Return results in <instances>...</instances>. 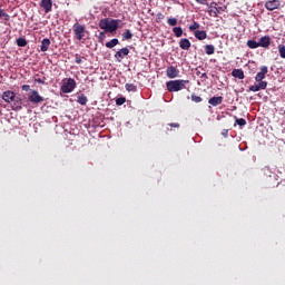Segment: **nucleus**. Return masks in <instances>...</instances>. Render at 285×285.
Returning a JSON list of instances; mask_svg holds the SVG:
<instances>
[{
    "instance_id": "nucleus-8",
    "label": "nucleus",
    "mask_w": 285,
    "mask_h": 285,
    "mask_svg": "<svg viewBox=\"0 0 285 285\" xmlns=\"http://www.w3.org/2000/svg\"><path fill=\"white\" fill-rule=\"evenodd\" d=\"M129 55V49L128 48H121L119 51L116 52L115 58L117 61L121 62L125 57Z\"/></svg>"
},
{
    "instance_id": "nucleus-31",
    "label": "nucleus",
    "mask_w": 285,
    "mask_h": 285,
    "mask_svg": "<svg viewBox=\"0 0 285 285\" xmlns=\"http://www.w3.org/2000/svg\"><path fill=\"white\" fill-rule=\"evenodd\" d=\"M167 22H168V26H171V27H175L178 24L177 18H168Z\"/></svg>"
},
{
    "instance_id": "nucleus-39",
    "label": "nucleus",
    "mask_w": 285,
    "mask_h": 285,
    "mask_svg": "<svg viewBox=\"0 0 285 285\" xmlns=\"http://www.w3.org/2000/svg\"><path fill=\"white\" fill-rule=\"evenodd\" d=\"M21 90L28 92V91H30V86L29 85H22Z\"/></svg>"
},
{
    "instance_id": "nucleus-29",
    "label": "nucleus",
    "mask_w": 285,
    "mask_h": 285,
    "mask_svg": "<svg viewBox=\"0 0 285 285\" xmlns=\"http://www.w3.org/2000/svg\"><path fill=\"white\" fill-rule=\"evenodd\" d=\"M0 18H4L6 21L10 20V16L0 6Z\"/></svg>"
},
{
    "instance_id": "nucleus-40",
    "label": "nucleus",
    "mask_w": 285,
    "mask_h": 285,
    "mask_svg": "<svg viewBox=\"0 0 285 285\" xmlns=\"http://www.w3.org/2000/svg\"><path fill=\"white\" fill-rule=\"evenodd\" d=\"M106 38L104 31H101L99 35H98V39H100V41H102L104 39Z\"/></svg>"
},
{
    "instance_id": "nucleus-20",
    "label": "nucleus",
    "mask_w": 285,
    "mask_h": 285,
    "mask_svg": "<svg viewBox=\"0 0 285 285\" xmlns=\"http://www.w3.org/2000/svg\"><path fill=\"white\" fill-rule=\"evenodd\" d=\"M77 102L80 106H87V102H88L87 96L85 94H81L80 96H78Z\"/></svg>"
},
{
    "instance_id": "nucleus-43",
    "label": "nucleus",
    "mask_w": 285,
    "mask_h": 285,
    "mask_svg": "<svg viewBox=\"0 0 285 285\" xmlns=\"http://www.w3.org/2000/svg\"><path fill=\"white\" fill-rule=\"evenodd\" d=\"M148 13L151 14V9L148 10Z\"/></svg>"
},
{
    "instance_id": "nucleus-32",
    "label": "nucleus",
    "mask_w": 285,
    "mask_h": 285,
    "mask_svg": "<svg viewBox=\"0 0 285 285\" xmlns=\"http://www.w3.org/2000/svg\"><path fill=\"white\" fill-rule=\"evenodd\" d=\"M278 51H279L281 58L285 59V46L284 45L278 46Z\"/></svg>"
},
{
    "instance_id": "nucleus-26",
    "label": "nucleus",
    "mask_w": 285,
    "mask_h": 285,
    "mask_svg": "<svg viewBox=\"0 0 285 285\" xmlns=\"http://www.w3.org/2000/svg\"><path fill=\"white\" fill-rule=\"evenodd\" d=\"M27 45H28V42H27V40H26L24 38H19V39H17V46H18L19 48H26Z\"/></svg>"
},
{
    "instance_id": "nucleus-12",
    "label": "nucleus",
    "mask_w": 285,
    "mask_h": 285,
    "mask_svg": "<svg viewBox=\"0 0 285 285\" xmlns=\"http://www.w3.org/2000/svg\"><path fill=\"white\" fill-rule=\"evenodd\" d=\"M12 102H13V104H12V109H13L14 111H20V110H22V105H23V102H22V99H21L20 97H16Z\"/></svg>"
},
{
    "instance_id": "nucleus-13",
    "label": "nucleus",
    "mask_w": 285,
    "mask_h": 285,
    "mask_svg": "<svg viewBox=\"0 0 285 285\" xmlns=\"http://www.w3.org/2000/svg\"><path fill=\"white\" fill-rule=\"evenodd\" d=\"M223 102H224L223 97H213L208 100V104L214 107L220 106V105H223Z\"/></svg>"
},
{
    "instance_id": "nucleus-16",
    "label": "nucleus",
    "mask_w": 285,
    "mask_h": 285,
    "mask_svg": "<svg viewBox=\"0 0 285 285\" xmlns=\"http://www.w3.org/2000/svg\"><path fill=\"white\" fill-rule=\"evenodd\" d=\"M232 76L236 79L243 80L245 78L243 69H234Z\"/></svg>"
},
{
    "instance_id": "nucleus-41",
    "label": "nucleus",
    "mask_w": 285,
    "mask_h": 285,
    "mask_svg": "<svg viewBox=\"0 0 285 285\" xmlns=\"http://www.w3.org/2000/svg\"><path fill=\"white\" fill-rule=\"evenodd\" d=\"M35 82L36 83H41V85L46 83V81H43V79H41V78L35 79Z\"/></svg>"
},
{
    "instance_id": "nucleus-38",
    "label": "nucleus",
    "mask_w": 285,
    "mask_h": 285,
    "mask_svg": "<svg viewBox=\"0 0 285 285\" xmlns=\"http://www.w3.org/2000/svg\"><path fill=\"white\" fill-rule=\"evenodd\" d=\"M165 19V16L163 14V13H157L156 14V20L157 21H161V20H164Z\"/></svg>"
},
{
    "instance_id": "nucleus-42",
    "label": "nucleus",
    "mask_w": 285,
    "mask_h": 285,
    "mask_svg": "<svg viewBox=\"0 0 285 285\" xmlns=\"http://www.w3.org/2000/svg\"><path fill=\"white\" fill-rule=\"evenodd\" d=\"M200 78H207V75H206V73H203V76H200Z\"/></svg>"
},
{
    "instance_id": "nucleus-23",
    "label": "nucleus",
    "mask_w": 285,
    "mask_h": 285,
    "mask_svg": "<svg viewBox=\"0 0 285 285\" xmlns=\"http://www.w3.org/2000/svg\"><path fill=\"white\" fill-rule=\"evenodd\" d=\"M246 45H247V47H248L249 49L261 48V47H259V42H256L255 40H248V41L246 42Z\"/></svg>"
},
{
    "instance_id": "nucleus-7",
    "label": "nucleus",
    "mask_w": 285,
    "mask_h": 285,
    "mask_svg": "<svg viewBox=\"0 0 285 285\" xmlns=\"http://www.w3.org/2000/svg\"><path fill=\"white\" fill-rule=\"evenodd\" d=\"M17 98L14 91L12 90H6L2 94V100L7 104H12V101Z\"/></svg>"
},
{
    "instance_id": "nucleus-34",
    "label": "nucleus",
    "mask_w": 285,
    "mask_h": 285,
    "mask_svg": "<svg viewBox=\"0 0 285 285\" xmlns=\"http://www.w3.org/2000/svg\"><path fill=\"white\" fill-rule=\"evenodd\" d=\"M235 122L240 127L246 126V120L243 118L238 119L237 117H235Z\"/></svg>"
},
{
    "instance_id": "nucleus-10",
    "label": "nucleus",
    "mask_w": 285,
    "mask_h": 285,
    "mask_svg": "<svg viewBox=\"0 0 285 285\" xmlns=\"http://www.w3.org/2000/svg\"><path fill=\"white\" fill-rule=\"evenodd\" d=\"M265 7L268 11H275V10L279 9L281 3L278 1H267L265 3Z\"/></svg>"
},
{
    "instance_id": "nucleus-5",
    "label": "nucleus",
    "mask_w": 285,
    "mask_h": 285,
    "mask_svg": "<svg viewBox=\"0 0 285 285\" xmlns=\"http://www.w3.org/2000/svg\"><path fill=\"white\" fill-rule=\"evenodd\" d=\"M72 32L76 39L81 41L86 37V26L77 22L72 26Z\"/></svg>"
},
{
    "instance_id": "nucleus-45",
    "label": "nucleus",
    "mask_w": 285,
    "mask_h": 285,
    "mask_svg": "<svg viewBox=\"0 0 285 285\" xmlns=\"http://www.w3.org/2000/svg\"><path fill=\"white\" fill-rule=\"evenodd\" d=\"M196 1H200V0H196Z\"/></svg>"
},
{
    "instance_id": "nucleus-19",
    "label": "nucleus",
    "mask_w": 285,
    "mask_h": 285,
    "mask_svg": "<svg viewBox=\"0 0 285 285\" xmlns=\"http://www.w3.org/2000/svg\"><path fill=\"white\" fill-rule=\"evenodd\" d=\"M194 36L196 37V39H198L199 41H203L207 38V33L206 31H195Z\"/></svg>"
},
{
    "instance_id": "nucleus-17",
    "label": "nucleus",
    "mask_w": 285,
    "mask_h": 285,
    "mask_svg": "<svg viewBox=\"0 0 285 285\" xmlns=\"http://www.w3.org/2000/svg\"><path fill=\"white\" fill-rule=\"evenodd\" d=\"M191 47V42L188 39H180L179 41V48L183 50H188Z\"/></svg>"
},
{
    "instance_id": "nucleus-25",
    "label": "nucleus",
    "mask_w": 285,
    "mask_h": 285,
    "mask_svg": "<svg viewBox=\"0 0 285 285\" xmlns=\"http://www.w3.org/2000/svg\"><path fill=\"white\" fill-rule=\"evenodd\" d=\"M134 38V33L129 31V29H126V31L122 33V40H129Z\"/></svg>"
},
{
    "instance_id": "nucleus-3",
    "label": "nucleus",
    "mask_w": 285,
    "mask_h": 285,
    "mask_svg": "<svg viewBox=\"0 0 285 285\" xmlns=\"http://www.w3.org/2000/svg\"><path fill=\"white\" fill-rule=\"evenodd\" d=\"M187 83H189V80L176 79L167 81L166 87L169 92H178L186 89Z\"/></svg>"
},
{
    "instance_id": "nucleus-1",
    "label": "nucleus",
    "mask_w": 285,
    "mask_h": 285,
    "mask_svg": "<svg viewBox=\"0 0 285 285\" xmlns=\"http://www.w3.org/2000/svg\"><path fill=\"white\" fill-rule=\"evenodd\" d=\"M268 72L267 66H262L261 71L255 76V81L258 82L257 85L250 86V92H259L261 90H266L267 81H263Z\"/></svg>"
},
{
    "instance_id": "nucleus-37",
    "label": "nucleus",
    "mask_w": 285,
    "mask_h": 285,
    "mask_svg": "<svg viewBox=\"0 0 285 285\" xmlns=\"http://www.w3.org/2000/svg\"><path fill=\"white\" fill-rule=\"evenodd\" d=\"M168 126L174 129H179V127H180V125L178 122H170V124H168Z\"/></svg>"
},
{
    "instance_id": "nucleus-24",
    "label": "nucleus",
    "mask_w": 285,
    "mask_h": 285,
    "mask_svg": "<svg viewBox=\"0 0 285 285\" xmlns=\"http://www.w3.org/2000/svg\"><path fill=\"white\" fill-rule=\"evenodd\" d=\"M125 90H127L128 92H137V86H135L134 83H127L125 85Z\"/></svg>"
},
{
    "instance_id": "nucleus-15",
    "label": "nucleus",
    "mask_w": 285,
    "mask_h": 285,
    "mask_svg": "<svg viewBox=\"0 0 285 285\" xmlns=\"http://www.w3.org/2000/svg\"><path fill=\"white\" fill-rule=\"evenodd\" d=\"M50 46H51L50 39H48V38L43 39V40L41 41V47H40L41 52L48 51V49L50 48Z\"/></svg>"
},
{
    "instance_id": "nucleus-9",
    "label": "nucleus",
    "mask_w": 285,
    "mask_h": 285,
    "mask_svg": "<svg viewBox=\"0 0 285 285\" xmlns=\"http://www.w3.org/2000/svg\"><path fill=\"white\" fill-rule=\"evenodd\" d=\"M178 73H179V71H178L177 68L174 67V66L168 67L167 70H166V75H167V77H168L169 79H175V78H177V77H178Z\"/></svg>"
},
{
    "instance_id": "nucleus-27",
    "label": "nucleus",
    "mask_w": 285,
    "mask_h": 285,
    "mask_svg": "<svg viewBox=\"0 0 285 285\" xmlns=\"http://www.w3.org/2000/svg\"><path fill=\"white\" fill-rule=\"evenodd\" d=\"M119 43L118 39H111L109 42H106V48H115Z\"/></svg>"
},
{
    "instance_id": "nucleus-36",
    "label": "nucleus",
    "mask_w": 285,
    "mask_h": 285,
    "mask_svg": "<svg viewBox=\"0 0 285 285\" xmlns=\"http://www.w3.org/2000/svg\"><path fill=\"white\" fill-rule=\"evenodd\" d=\"M75 58H76V63L77 65H80L82 62L83 57H81L79 53H76Z\"/></svg>"
},
{
    "instance_id": "nucleus-11",
    "label": "nucleus",
    "mask_w": 285,
    "mask_h": 285,
    "mask_svg": "<svg viewBox=\"0 0 285 285\" xmlns=\"http://www.w3.org/2000/svg\"><path fill=\"white\" fill-rule=\"evenodd\" d=\"M259 48H268L271 45V38L269 36H263L261 37L258 41Z\"/></svg>"
},
{
    "instance_id": "nucleus-28",
    "label": "nucleus",
    "mask_w": 285,
    "mask_h": 285,
    "mask_svg": "<svg viewBox=\"0 0 285 285\" xmlns=\"http://www.w3.org/2000/svg\"><path fill=\"white\" fill-rule=\"evenodd\" d=\"M208 14H209L210 17L216 18L217 14H219V13H218V11L216 10V8L210 4L209 10H208Z\"/></svg>"
},
{
    "instance_id": "nucleus-33",
    "label": "nucleus",
    "mask_w": 285,
    "mask_h": 285,
    "mask_svg": "<svg viewBox=\"0 0 285 285\" xmlns=\"http://www.w3.org/2000/svg\"><path fill=\"white\" fill-rule=\"evenodd\" d=\"M199 28H200V24H199L197 21H194V22L190 24L189 30H190V31H195V30H197V29H199Z\"/></svg>"
},
{
    "instance_id": "nucleus-4",
    "label": "nucleus",
    "mask_w": 285,
    "mask_h": 285,
    "mask_svg": "<svg viewBox=\"0 0 285 285\" xmlns=\"http://www.w3.org/2000/svg\"><path fill=\"white\" fill-rule=\"evenodd\" d=\"M77 87V82L73 78H67L66 81H63L62 86H60V91H62L65 95L71 94Z\"/></svg>"
},
{
    "instance_id": "nucleus-44",
    "label": "nucleus",
    "mask_w": 285,
    "mask_h": 285,
    "mask_svg": "<svg viewBox=\"0 0 285 285\" xmlns=\"http://www.w3.org/2000/svg\"><path fill=\"white\" fill-rule=\"evenodd\" d=\"M42 1H50V0H42Z\"/></svg>"
},
{
    "instance_id": "nucleus-21",
    "label": "nucleus",
    "mask_w": 285,
    "mask_h": 285,
    "mask_svg": "<svg viewBox=\"0 0 285 285\" xmlns=\"http://www.w3.org/2000/svg\"><path fill=\"white\" fill-rule=\"evenodd\" d=\"M205 52L208 56H212L215 53V46L214 45H206L205 46Z\"/></svg>"
},
{
    "instance_id": "nucleus-22",
    "label": "nucleus",
    "mask_w": 285,
    "mask_h": 285,
    "mask_svg": "<svg viewBox=\"0 0 285 285\" xmlns=\"http://www.w3.org/2000/svg\"><path fill=\"white\" fill-rule=\"evenodd\" d=\"M173 33L177 38L183 37L184 36V29H181L180 27L173 28Z\"/></svg>"
},
{
    "instance_id": "nucleus-6",
    "label": "nucleus",
    "mask_w": 285,
    "mask_h": 285,
    "mask_svg": "<svg viewBox=\"0 0 285 285\" xmlns=\"http://www.w3.org/2000/svg\"><path fill=\"white\" fill-rule=\"evenodd\" d=\"M28 100L29 102H31L32 105H39V104H43V97H41L38 92V90H30V94L28 95Z\"/></svg>"
},
{
    "instance_id": "nucleus-18",
    "label": "nucleus",
    "mask_w": 285,
    "mask_h": 285,
    "mask_svg": "<svg viewBox=\"0 0 285 285\" xmlns=\"http://www.w3.org/2000/svg\"><path fill=\"white\" fill-rule=\"evenodd\" d=\"M212 8H214L217 13H223L226 11L227 7L226 6H219L217 2H212Z\"/></svg>"
},
{
    "instance_id": "nucleus-2",
    "label": "nucleus",
    "mask_w": 285,
    "mask_h": 285,
    "mask_svg": "<svg viewBox=\"0 0 285 285\" xmlns=\"http://www.w3.org/2000/svg\"><path fill=\"white\" fill-rule=\"evenodd\" d=\"M121 22L119 19L102 18L98 27H100L107 33H114L118 29V24Z\"/></svg>"
},
{
    "instance_id": "nucleus-14",
    "label": "nucleus",
    "mask_w": 285,
    "mask_h": 285,
    "mask_svg": "<svg viewBox=\"0 0 285 285\" xmlns=\"http://www.w3.org/2000/svg\"><path fill=\"white\" fill-rule=\"evenodd\" d=\"M40 7L43 8L45 13L48 14L49 12H51L52 2L51 1H41Z\"/></svg>"
},
{
    "instance_id": "nucleus-30",
    "label": "nucleus",
    "mask_w": 285,
    "mask_h": 285,
    "mask_svg": "<svg viewBox=\"0 0 285 285\" xmlns=\"http://www.w3.org/2000/svg\"><path fill=\"white\" fill-rule=\"evenodd\" d=\"M191 101L195 102V104H200L203 101V98L193 94L191 95Z\"/></svg>"
},
{
    "instance_id": "nucleus-35",
    "label": "nucleus",
    "mask_w": 285,
    "mask_h": 285,
    "mask_svg": "<svg viewBox=\"0 0 285 285\" xmlns=\"http://www.w3.org/2000/svg\"><path fill=\"white\" fill-rule=\"evenodd\" d=\"M126 104V98L120 97L116 100V106H124Z\"/></svg>"
}]
</instances>
